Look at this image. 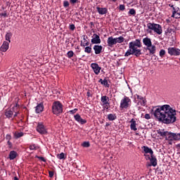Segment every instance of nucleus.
<instances>
[{
  "label": "nucleus",
  "mask_w": 180,
  "mask_h": 180,
  "mask_svg": "<svg viewBox=\"0 0 180 180\" xmlns=\"http://www.w3.org/2000/svg\"><path fill=\"white\" fill-rule=\"evenodd\" d=\"M153 115L158 122H162L165 124H171L176 122V111L169 105L158 106L153 111Z\"/></svg>",
  "instance_id": "1"
},
{
  "label": "nucleus",
  "mask_w": 180,
  "mask_h": 180,
  "mask_svg": "<svg viewBox=\"0 0 180 180\" xmlns=\"http://www.w3.org/2000/svg\"><path fill=\"white\" fill-rule=\"evenodd\" d=\"M141 40L136 39L131 41L129 44V49L124 54V57H129V56H135V57H140L141 56Z\"/></svg>",
  "instance_id": "2"
},
{
  "label": "nucleus",
  "mask_w": 180,
  "mask_h": 180,
  "mask_svg": "<svg viewBox=\"0 0 180 180\" xmlns=\"http://www.w3.org/2000/svg\"><path fill=\"white\" fill-rule=\"evenodd\" d=\"M52 112L53 115H61L63 113V104L60 101H54L52 105Z\"/></svg>",
  "instance_id": "3"
},
{
  "label": "nucleus",
  "mask_w": 180,
  "mask_h": 180,
  "mask_svg": "<svg viewBox=\"0 0 180 180\" xmlns=\"http://www.w3.org/2000/svg\"><path fill=\"white\" fill-rule=\"evenodd\" d=\"M147 27L150 30H153L155 33H157V34H162V27L159 24L148 22Z\"/></svg>",
  "instance_id": "4"
},
{
  "label": "nucleus",
  "mask_w": 180,
  "mask_h": 180,
  "mask_svg": "<svg viewBox=\"0 0 180 180\" xmlns=\"http://www.w3.org/2000/svg\"><path fill=\"white\" fill-rule=\"evenodd\" d=\"M131 105V100L127 96H124L121 100L120 108V109H129Z\"/></svg>",
  "instance_id": "5"
},
{
  "label": "nucleus",
  "mask_w": 180,
  "mask_h": 180,
  "mask_svg": "<svg viewBox=\"0 0 180 180\" xmlns=\"http://www.w3.org/2000/svg\"><path fill=\"white\" fill-rule=\"evenodd\" d=\"M101 101L103 103V106H104L105 109L108 110L109 108H110V103H109V98L107 96H101Z\"/></svg>",
  "instance_id": "6"
},
{
  "label": "nucleus",
  "mask_w": 180,
  "mask_h": 180,
  "mask_svg": "<svg viewBox=\"0 0 180 180\" xmlns=\"http://www.w3.org/2000/svg\"><path fill=\"white\" fill-rule=\"evenodd\" d=\"M166 140H169L170 141H172V140H180V133H172L169 132V136L168 138H166Z\"/></svg>",
  "instance_id": "7"
},
{
  "label": "nucleus",
  "mask_w": 180,
  "mask_h": 180,
  "mask_svg": "<svg viewBox=\"0 0 180 180\" xmlns=\"http://www.w3.org/2000/svg\"><path fill=\"white\" fill-rule=\"evenodd\" d=\"M167 50H168V53L169 54V56H179L180 55V50L176 48L170 47V48H168Z\"/></svg>",
  "instance_id": "8"
},
{
  "label": "nucleus",
  "mask_w": 180,
  "mask_h": 180,
  "mask_svg": "<svg viewBox=\"0 0 180 180\" xmlns=\"http://www.w3.org/2000/svg\"><path fill=\"white\" fill-rule=\"evenodd\" d=\"M91 67L96 75H99L102 68L99 67V65H98V63H91Z\"/></svg>",
  "instance_id": "9"
},
{
  "label": "nucleus",
  "mask_w": 180,
  "mask_h": 180,
  "mask_svg": "<svg viewBox=\"0 0 180 180\" xmlns=\"http://www.w3.org/2000/svg\"><path fill=\"white\" fill-rule=\"evenodd\" d=\"M37 131H38V133H40V134H46V133H47V130H46V127L41 123L38 124L37 127Z\"/></svg>",
  "instance_id": "10"
},
{
  "label": "nucleus",
  "mask_w": 180,
  "mask_h": 180,
  "mask_svg": "<svg viewBox=\"0 0 180 180\" xmlns=\"http://www.w3.org/2000/svg\"><path fill=\"white\" fill-rule=\"evenodd\" d=\"M91 43L93 44H101V37L97 34H93V39H91Z\"/></svg>",
  "instance_id": "11"
},
{
  "label": "nucleus",
  "mask_w": 180,
  "mask_h": 180,
  "mask_svg": "<svg viewBox=\"0 0 180 180\" xmlns=\"http://www.w3.org/2000/svg\"><path fill=\"white\" fill-rule=\"evenodd\" d=\"M108 47H113L116 44V39L113 37H109L107 40Z\"/></svg>",
  "instance_id": "12"
},
{
  "label": "nucleus",
  "mask_w": 180,
  "mask_h": 180,
  "mask_svg": "<svg viewBox=\"0 0 180 180\" xmlns=\"http://www.w3.org/2000/svg\"><path fill=\"white\" fill-rule=\"evenodd\" d=\"M74 117L76 122H78V123H80L81 124H85V123H86V120L82 119V117H81V115H79V114L75 115Z\"/></svg>",
  "instance_id": "13"
},
{
  "label": "nucleus",
  "mask_w": 180,
  "mask_h": 180,
  "mask_svg": "<svg viewBox=\"0 0 180 180\" xmlns=\"http://www.w3.org/2000/svg\"><path fill=\"white\" fill-rule=\"evenodd\" d=\"M8 49H9V42L4 41L1 46L0 47L1 51H3V53H5L6 51H8Z\"/></svg>",
  "instance_id": "14"
},
{
  "label": "nucleus",
  "mask_w": 180,
  "mask_h": 180,
  "mask_svg": "<svg viewBox=\"0 0 180 180\" xmlns=\"http://www.w3.org/2000/svg\"><path fill=\"white\" fill-rule=\"evenodd\" d=\"M103 49V46L101 45H94L93 47V49L95 51V54H101L102 53V50Z\"/></svg>",
  "instance_id": "15"
},
{
  "label": "nucleus",
  "mask_w": 180,
  "mask_h": 180,
  "mask_svg": "<svg viewBox=\"0 0 180 180\" xmlns=\"http://www.w3.org/2000/svg\"><path fill=\"white\" fill-rule=\"evenodd\" d=\"M142 150H143L145 154H150V156L154 155V151H153V149L148 148V146H143Z\"/></svg>",
  "instance_id": "16"
},
{
  "label": "nucleus",
  "mask_w": 180,
  "mask_h": 180,
  "mask_svg": "<svg viewBox=\"0 0 180 180\" xmlns=\"http://www.w3.org/2000/svg\"><path fill=\"white\" fill-rule=\"evenodd\" d=\"M146 50H148L149 53L153 55V54H155L157 48L155 47V45H153V44H150V46L146 47Z\"/></svg>",
  "instance_id": "17"
},
{
  "label": "nucleus",
  "mask_w": 180,
  "mask_h": 180,
  "mask_svg": "<svg viewBox=\"0 0 180 180\" xmlns=\"http://www.w3.org/2000/svg\"><path fill=\"white\" fill-rule=\"evenodd\" d=\"M143 43L146 47H150L151 44H153V42H151V39L146 37L143 39Z\"/></svg>",
  "instance_id": "18"
},
{
  "label": "nucleus",
  "mask_w": 180,
  "mask_h": 180,
  "mask_svg": "<svg viewBox=\"0 0 180 180\" xmlns=\"http://www.w3.org/2000/svg\"><path fill=\"white\" fill-rule=\"evenodd\" d=\"M44 109V106L43 105V103H39L37 105L35 108V112L36 113H41Z\"/></svg>",
  "instance_id": "19"
},
{
  "label": "nucleus",
  "mask_w": 180,
  "mask_h": 180,
  "mask_svg": "<svg viewBox=\"0 0 180 180\" xmlns=\"http://www.w3.org/2000/svg\"><path fill=\"white\" fill-rule=\"evenodd\" d=\"M96 10L100 15H105V13H108V9L106 8L96 7Z\"/></svg>",
  "instance_id": "20"
},
{
  "label": "nucleus",
  "mask_w": 180,
  "mask_h": 180,
  "mask_svg": "<svg viewBox=\"0 0 180 180\" xmlns=\"http://www.w3.org/2000/svg\"><path fill=\"white\" fill-rule=\"evenodd\" d=\"M130 123L131 130H134V131H136L137 130V127H136L137 125V124L136 123V120H134V119H131Z\"/></svg>",
  "instance_id": "21"
},
{
  "label": "nucleus",
  "mask_w": 180,
  "mask_h": 180,
  "mask_svg": "<svg viewBox=\"0 0 180 180\" xmlns=\"http://www.w3.org/2000/svg\"><path fill=\"white\" fill-rule=\"evenodd\" d=\"M158 134L160 136V137H166L167 134H169V132L164 131V129L157 130Z\"/></svg>",
  "instance_id": "22"
},
{
  "label": "nucleus",
  "mask_w": 180,
  "mask_h": 180,
  "mask_svg": "<svg viewBox=\"0 0 180 180\" xmlns=\"http://www.w3.org/2000/svg\"><path fill=\"white\" fill-rule=\"evenodd\" d=\"M151 158L150 160V165H152L153 167H157V158H155V157H154V155L150 156Z\"/></svg>",
  "instance_id": "23"
},
{
  "label": "nucleus",
  "mask_w": 180,
  "mask_h": 180,
  "mask_svg": "<svg viewBox=\"0 0 180 180\" xmlns=\"http://www.w3.org/2000/svg\"><path fill=\"white\" fill-rule=\"evenodd\" d=\"M18 157V153L15 150H11L9 153V158L10 160H15Z\"/></svg>",
  "instance_id": "24"
},
{
  "label": "nucleus",
  "mask_w": 180,
  "mask_h": 180,
  "mask_svg": "<svg viewBox=\"0 0 180 180\" xmlns=\"http://www.w3.org/2000/svg\"><path fill=\"white\" fill-rule=\"evenodd\" d=\"M5 115L8 119H11V117L13 116V111H12V110H7L5 112Z\"/></svg>",
  "instance_id": "25"
},
{
  "label": "nucleus",
  "mask_w": 180,
  "mask_h": 180,
  "mask_svg": "<svg viewBox=\"0 0 180 180\" xmlns=\"http://www.w3.org/2000/svg\"><path fill=\"white\" fill-rule=\"evenodd\" d=\"M115 39V44H117V43H123V41H124V37L122 36Z\"/></svg>",
  "instance_id": "26"
},
{
  "label": "nucleus",
  "mask_w": 180,
  "mask_h": 180,
  "mask_svg": "<svg viewBox=\"0 0 180 180\" xmlns=\"http://www.w3.org/2000/svg\"><path fill=\"white\" fill-rule=\"evenodd\" d=\"M11 110L13 113L19 112V104L16 103L12 108Z\"/></svg>",
  "instance_id": "27"
},
{
  "label": "nucleus",
  "mask_w": 180,
  "mask_h": 180,
  "mask_svg": "<svg viewBox=\"0 0 180 180\" xmlns=\"http://www.w3.org/2000/svg\"><path fill=\"white\" fill-rule=\"evenodd\" d=\"M108 120H110V121L115 120L116 115H115V114H109L108 115Z\"/></svg>",
  "instance_id": "28"
},
{
  "label": "nucleus",
  "mask_w": 180,
  "mask_h": 180,
  "mask_svg": "<svg viewBox=\"0 0 180 180\" xmlns=\"http://www.w3.org/2000/svg\"><path fill=\"white\" fill-rule=\"evenodd\" d=\"M84 53H87L88 54H91V53H92V48L91 46H86L84 48Z\"/></svg>",
  "instance_id": "29"
},
{
  "label": "nucleus",
  "mask_w": 180,
  "mask_h": 180,
  "mask_svg": "<svg viewBox=\"0 0 180 180\" xmlns=\"http://www.w3.org/2000/svg\"><path fill=\"white\" fill-rule=\"evenodd\" d=\"M172 9H173V11H172V18H175V15H176V12L179 11V7H177L176 8H175V7H173Z\"/></svg>",
  "instance_id": "30"
},
{
  "label": "nucleus",
  "mask_w": 180,
  "mask_h": 180,
  "mask_svg": "<svg viewBox=\"0 0 180 180\" xmlns=\"http://www.w3.org/2000/svg\"><path fill=\"white\" fill-rule=\"evenodd\" d=\"M11 37H12V33L9 32L6 34V40L8 44L11 43Z\"/></svg>",
  "instance_id": "31"
},
{
  "label": "nucleus",
  "mask_w": 180,
  "mask_h": 180,
  "mask_svg": "<svg viewBox=\"0 0 180 180\" xmlns=\"http://www.w3.org/2000/svg\"><path fill=\"white\" fill-rule=\"evenodd\" d=\"M23 132H15V139H20V137H22Z\"/></svg>",
  "instance_id": "32"
},
{
  "label": "nucleus",
  "mask_w": 180,
  "mask_h": 180,
  "mask_svg": "<svg viewBox=\"0 0 180 180\" xmlns=\"http://www.w3.org/2000/svg\"><path fill=\"white\" fill-rule=\"evenodd\" d=\"M68 58H72V57H74V51H70L67 53Z\"/></svg>",
  "instance_id": "33"
},
{
  "label": "nucleus",
  "mask_w": 180,
  "mask_h": 180,
  "mask_svg": "<svg viewBox=\"0 0 180 180\" xmlns=\"http://www.w3.org/2000/svg\"><path fill=\"white\" fill-rule=\"evenodd\" d=\"M82 147H90L91 146V143H89V142L88 141H84L82 144Z\"/></svg>",
  "instance_id": "34"
},
{
  "label": "nucleus",
  "mask_w": 180,
  "mask_h": 180,
  "mask_svg": "<svg viewBox=\"0 0 180 180\" xmlns=\"http://www.w3.org/2000/svg\"><path fill=\"white\" fill-rule=\"evenodd\" d=\"M141 105H142V106H146L147 105V100H146L145 98H143L142 100H141Z\"/></svg>",
  "instance_id": "35"
},
{
  "label": "nucleus",
  "mask_w": 180,
  "mask_h": 180,
  "mask_svg": "<svg viewBox=\"0 0 180 180\" xmlns=\"http://www.w3.org/2000/svg\"><path fill=\"white\" fill-rule=\"evenodd\" d=\"M30 150H37V146L36 144L30 145Z\"/></svg>",
  "instance_id": "36"
},
{
  "label": "nucleus",
  "mask_w": 180,
  "mask_h": 180,
  "mask_svg": "<svg viewBox=\"0 0 180 180\" xmlns=\"http://www.w3.org/2000/svg\"><path fill=\"white\" fill-rule=\"evenodd\" d=\"M129 13L130 15H136V10H134V8H131V9L129 10Z\"/></svg>",
  "instance_id": "37"
},
{
  "label": "nucleus",
  "mask_w": 180,
  "mask_h": 180,
  "mask_svg": "<svg viewBox=\"0 0 180 180\" xmlns=\"http://www.w3.org/2000/svg\"><path fill=\"white\" fill-rule=\"evenodd\" d=\"M160 57L165 56V50L161 49L160 51Z\"/></svg>",
  "instance_id": "38"
},
{
  "label": "nucleus",
  "mask_w": 180,
  "mask_h": 180,
  "mask_svg": "<svg viewBox=\"0 0 180 180\" xmlns=\"http://www.w3.org/2000/svg\"><path fill=\"white\" fill-rule=\"evenodd\" d=\"M64 153H61L60 154H58V158L59 159V160H63V158H64Z\"/></svg>",
  "instance_id": "39"
},
{
  "label": "nucleus",
  "mask_w": 180,
  "mask_h": 180,
  "mask_svg": "<svg viewBox=\"0 0 180 180\" xmlns=\"http://www.w3.org/2000/svg\"><path fill=\"white\" fill-rule=\"evenodd\" d=\"M102 85H105V86L109 87V84L108 83V80H106V79H105L103 81Z\"/></svg>",
  "instance_id": "40"
},
{
  "label": "nucleus",
  "mask_w": 180,
  "mask_h": 180,
  "mask_svg": "<svg viewBox=\"0 0 180 180\" xmlns=\"http://www.w3.org/2000/svg\"><path fill=\"white\" fill-rule=\"evenodd\" d=\"M63 6H64L65 8H68V6H70V3H69L68 1H65L63 2Z\"/></svg>",
  "instance_id": "41"
},
{
  "label": "nucleus",
  "mask_w": 180,
  "mask_h": 180,
  "mask_svg": "<svg viewBox=\"0 0 180 180\" xmlns=\"http://www.w3.org/2000/svg\"><path fill=\"white\" fill-rule=\"evenodd\" d=\"M77 110H78V109L75 108L74 110H70L69 112H70L71 115H74L75 113H77Z\"/></svg>",
  "instance_id": "42"
},
{
  "label": "nucleus",
  "mask_w": 180,
  "mask_h": 180,
  "mask_svg": "<svg viewBox=\"0 0 180 180\" xmlns=\"http://www.w3.org/2000/svg\"><path fill=\"white\" fill-rule=\"evenodd\" d=\"M136 96L137 99L139 100V102L141 101V100L144 98V97H143L139 94H136Z\"/></svg>",
  "instance_id": "43"
},
{
  "label": "nucleus",
  "mask_w": 180,
  "mask_h": 180,
  "mask_svg": "<svg viewBox=\"0 0 180 180\" xmlns=\"http://www.w3.org/2000/svg\"><path fill=\"white\" fill-rule=\"evenodd\" d=\"M70 30H75V25L74 24H72L70 25Z\"/></svg>",
  "instance_id": "44"
},
{
  "label": "nucleus",
  "mask_w": 180,
  "mask_h": 180,
  "mask_svg": "<svg viewBox=\"0 0 180 180\" xmlns=\"http://www.w3.org/2000/svg\"><path fill=\"white\" fill-rule=\"evenodd\" d=\"M37 158L41 160V161H43V162H46V159H44L43 157L37 156Z\"/></svg>",
  "instance_id": "45"
},
{
  "label": "nucleus",
  "mask_w": 180,
  "mask_h": 180,
  "mask_svg": "<svg viewBox=\"0 0 180 180\" xmlns=\"http://www.w3.org/2000/svg\"><path fill=\"white\" fill-rule=\"evenodd\" d=\"M174 18L176 19H179V18H180V13H178V11H177L176 13L174 15Z\"/></svg>",
  "instance_id": "46"
},
{
  "label": "nucleus",
  "mask_w": 180,
  "mask_h": 180,
  "mask_svg": "<svg viewBox=\"0 0 180 180\" xmlns=\"http://www.w3.org/2000/svg\"><path fill=\"white\" fill-rule=\"evenodd\" d=\"M145 119H146L147 120L151 119V117L150 116V114H146L145 115Z\"/></svg>",
  "instance_id": "47"
},
{
  "label": "nucleus",
  "mask_w": 180,
  "mask_h": 180,
  "mask_svg": "<svg viewBox=\"0 0 180 180\" xmlns=\"http://www.w3.org/2000/svg\"><path fill=\"white\" fill-rule=\"evenodd\" d=\"M49 177H50V178H53V176H54V172L50 171V172H49Z\"/></svg>",
  "instance_id": "48"
},
{
  "label": "nucleus",
  "mask_w": 180,
  "mask_h": 180,
  "mask_svg": "<svg viewBox=\"0 0 180 180\" xmlns=\"http://www.w3.org/2000/svg\"><path fill=\"white\" fill-rule=\"evenodd\" d=\"M124 9H125L124 5H123V4L120 5V11H124Z\"/></svg>",
  "instance_id": "49"
},
{
  "label": "nucleus",
  "mask_w": 180,
  "mask_h": 180,
  "mask_svg": "<svg viewBox=\"0 0 180 180\" xmlns=\"http://www.w3.org/2000/svg\"><path fill=\"white\" fill-rule=\"evenodd\" d=\"M0 16H4V18H6L8 16V14L6 13V12L0 13Z\"/></svg>",
  "instance_id": "50"
},
{
  "label": "nucleus",
  "mask_w": 180,
  "mask_h": 180,
  "mask_svg": "<svg viewBox=\"0 0 180 180\" xmlns=\"http://www.w3.org/2000/svg\"><path fill=\"white\" fill-rule=\"evenodd\" d=\"M144 155H145V157H146V160H151V156L150 157V155H146L145 154Z\"/></svg>",
  "instance_id": "51"
},
{
  "label": "nucleus",
  "mask_w": 180,
  "mask_h": 180,
  "mask_svg": "<svg viewBox=\"0 0 180 180\" xmlns=\"http://www.w3.org/2000/svg\"><path fill=\"white\" fill-rule=\"evenodd\" d=\"M81 46H83V47H85V46H89V42L86 41L84 45H82V43Z\"/></svg>",
  "instance_id": "52"
},
{
  "label": "nucleus",
  "mask_w": 180,
  "mask_h": 180,
  "mask_svg": "<svg viewBox=\"0 0 180 180\" xmlns=\"http://www.w3.org/2000/svg\"><path fill=\"white\" fill-rule=\"evenodd\" d=\"M78 2V0H70L71 4H77Z\"/></svg>",
  "instance_id": "53"
},
{
  "label": "nucleus",
  "mask_w": 180,
  "mask_h": 180,
  "mask_svg": "<svg viewBox=\"0 0 180 180\" xmlns=\"http://www.w3.org/2000/svg\"><path fill=\"white\" fill-rule=\"evenodd\" d=\"M167 32L168 33H172V28H168Z\"/></svg>",
  "instance_id": "54"
},
{
  "label": "nucleus",
  "mask_w": 180,
  "mask_h": 180,
  "mask_svg": "<svg viewBox=\"0 0 180 180\" xmlns=\"http://www.w3.org/2000/svg\"><path fill=\"white\" fill-rule=\"evenodd\" d=\"M18 115H19V112H15L14 117H16V116H18Z\"/></svg>",
  "instance_id": "55"
},
{
  "label": "nucleus",
  "mask_w": 180,
  "mask_h": 180,
  "mask_svg": "<svg viewBox=\"0 0 180 180\" xmlns=\"http://www.w3.org/2000/svg\"><path fill=\"white\" fill-rule=\"evenodd\" d=\"M169 6L170 7V8H174V5H172V4H169Z\"/></svg>",
  "instance_id": "56"
},
{
  "label": "nucleus",
  "mask_w": 180,
  "mask_h": 180,
  "mask_svg": "<svg viewBox=\"0 0 180 180\" xmlns=\"http://www.w3.org/2000/svg\"><path fill=\"white\" fill-rule=\"evenodd\" d=\"M99 82H101V84H102V82H103V79H101L99 80Z\"/></svg>",
  "instance_id": "57"
},
{
  "label": "nucleus",
  "mask_w": 180,
  "mask_h": 180,
  "mask_svg": "<svg viewBox=\"0 0 180 180\" xmlns=\"http://www.w3.org/2000/svg\"><path fill=\"white\" fill-rule=\"evenodd\" d=\"M14 180H19V179L18 177H14Z\"/></svg>",
  "instance_id": "58"
},
{
  "label": "nucleus",
  "mask_w": 180,
  "mask_h": 180,
  "mask_svg": "<svg viewBox=\"0 0 180 180\" xmlns=\"http://www.w3.org/2000/svg\"><path fill=\"white\" fill-rule=\"evenodd\" d=\"M8 144H9V146H11V141H8Z\"/></svg>",
  "instance_id": "59"
},
{
  "label": "nucleus",
  "mask_w": 180,
  "mask_h": 180,
  "mask_svg": "<svg viewBox=\"0 0 180 180\" xmlns=\"http://www.w3.org/2000/svg\"><path fill=\"white\" fill-rule=\"evenodd\" d=\"M106 126H109V123L107 122V123H106Z\"/></svg>",
  "instance_id": "60"
},
{
  "label": "nucleus",
  "mask_w": 180,
  "mask_h": 180,
  "mask_svg": "<svg viewBox=\"0 0 180 180\" xmlns=\"http://www.w3.org/2000/svg\"><path fill=\"white\" fill-rule=\"evenodd\" d=\"M116 1H117V0H112L113 2H116Z\"/></svg>",
  "instance_id": "61"
},
{
  "label": "nucleus",
  "mask_w": 180,
  "mask_h": 180,
  "mask_svg": "<svg viewBox=\"0 0 180 180\" xmlns=\"http://www.w3.org/2000/svg\"><path fill=\"white\" fill-rule=\"evenodd\" d=\"M77 49H79V46H77Z\"/></svg>",
  "instance_id": "62"
},
{
  "label": "nucleus",
  "mask_w": 180,
  "mask_h": 180,
  "mask_svg": "<svg viewBox=\"0 0 180 180\" xmlns=\"http://www.w3.org/2000/svg\"><path fill=\"white\" fill-rule=\"evenodd\" d=\"M91 25H94V22H91Z\"/></svg>",
  "instance_id": "63"
},
{
  "label": "nucleus",
  "mask_w": 180,
  "mask_h": 180,
  "mask_svg": "<svg viewBox=\"0 0 180 180\" xmlns=\"http://www.w3.org/2000/svg\"><path fill=\"white\" fill-rule=\"evenodd\" d=\"M180 147V144L178 145Z\"/></svg>",
  "instance_id": "64"
}]
</instances>
